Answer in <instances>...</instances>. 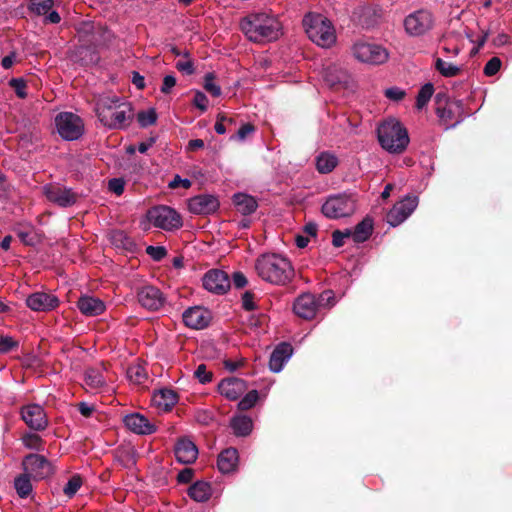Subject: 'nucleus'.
I'll use <instances>...</instances> for the list:
<instances>
[{
    "label": "nucleus",
    "mask_w": 512,
    "mask_h": 512,
    "mask_svg": "<svg viewBox=\"0 0 512 512\" xmlns=\"http://www.w3.org/2000/svg\"><path fill=\"white\" fill-rule=\"evenodd\" d=\"M255 270L263 281L275 285L286 284L294 275L290 261L275 253L263 254L258 257L255 262Z\"/></svg>",
    "instance_id": "f257e3e1"
},
{
    "label": "nucleus",
    "mask_w": 512,
    "mask_h": 512,
    "mask_svg": "<svg viewBox=\"0 0 512 512\" xmlns=\"http://www.w3.org/2000/svg\"><path fill=\"white\" fill-rule=\"evenodd\" d=\"M100 122L111 129L128 126L133 117L131 104L117 97H103L96 105Z\"/></svg>",
    "instance_id": "f03ea898"
},
{
    "label": "nucleus",
    "mask_w": 512,
    "mask_h": 512,
    "mask_svg": "<svg viewBox=\"0 0 512 512\" xmlns=\"http://www.w3.org/2000/svg\"><path fill=\"white\" fill-rule=\"evenodd\" d=\"M240 27L247 38L254 42L276 40L281 30L280 22L274 16L265 13L247 16L241 21Z\"/></svg>",
    "instance_id": "7ed1b4c3"
},
{
    "label": "nucleus",
    "mask_w": 512,
    "mask_h": 512,
    "mask_svg": "<svg viewBox=\"0 0 512 512\" xmlns=\"http://www.w3.org/2000/svg\"><path fill=\"white\" fill-rule=\"evenodd\" d=\"M378 140L383 149L389 153H402L409 144L406 128L394 118L384 121L378 127Z\"/></svg>",
    "instance_id": "20e7f679"
},
{
    "label": "nucleus",
    "mask_w": 512,
    "mask_h": 512,
    "mask_svg": "<svg viewBox=\"0 0 512 512\" xmlns=\"http://www.w3.org/2000/svg\"><path fill=\"white\" fill-rule=\"evenodd\" d=\"M309 39L322 48H329L336 42L335 29L329 19L321 14L309 13L303 19Z\"/></svg>",
    "instance_id": "39448f33"
},
{
    "label": "nucleus",
    "mask_w": 512,
    "mask_h": 512,
    "mask_svg": "<svg viewBox=\"0 0 512 512\" xmlns=\"http://www.w3.org/2000/svg\"><path fill=\"white\" fill-rule=\"evenodd\" d=\"M356 211V199L349 194L330 196L322 205L323 214L331 219L349 217Z\"/></svg>",
    "instance_id": "423d86ee"
},
{
    "label": "nucleus",
    "mask_w": 512,
    "mask_h": 512,
    "mask_svg": "<svg viewBox=\"0 0 512 512\" xmlns=\"http://www.w3.org/2000/svg\"><path fill=\"white\" fill-rule=\"evenodd\" d=\"M354 57L363 63L380 65L389 58L388 51L379 44L364 41L356 42L352 47Z\"/></svg>",
    "instance_id": "0eeeda50"
},
{
    "label": "nucleus",
    "mask_w": 512,
    "mask_h": 512,
    "mask_svg": "<svg viewBox=\"0 0 512 512\" xmlns=\"http://www.w3.org/2000/svg\"><path fill=\"white\" fill-rule=\"evenodd\" d=\"M149 221L157 228L171 231L182 226L181 216L171 207L157 206L148 211Z\"/></svg>",
    "instance_id": "6e6552de"
},
{
    "label": "nucleus",
    "mask_w": 512,
    "mask_h": 512,
    "mask_svg": "<svg viewBox=\"0 0 512 512\" xmlns=\"http://www.w3.org/2000/svg\"><path fill=\"white\" fill-rule=\"evenodd\" d=\"M55 125L59 135L65 140H76L84 131L81 118L71 112H62L55 118Z\"/></svg>",
    "instance_id": "1a4fd4ad"
},
{
    "label": "nucleus",
    "mask_w": 512,
    "mask_h": 512,
    "mask_svg": "<svg viewBox=\"0 0 512 512\" xmlns=\"http://www.w3.org/2000/svg\"><path fill=\"white\" fill-rule=\"evenodd\" d=\"M434 25L433 14L425 9L410 13L404 19V28L408 35L418 37L426 34Z\"/></svg>",
    "instance_id": "9d476101"
},
{
    "label": "nucleus",
    "mask_w": 512,
    "mask_h": 512,
    "mask_svg": "<svg viewBox=\"0 0 512 512\" xmlns=\"http://www.w3.org/2000/svg\"><path fill=\"white\" fill-rule=\"evenodd\" d=\"M332 299V292L326 291L318 299L313 294L300 295L294 303V312L301 318L311 319L316 315L319 306Z\"/></svg>",
    "instance_id": "9b49d317"
},
{
    "label": "nucleus",
    "mask_w": 512,
    "mask_h": 512,
    "mask_svg": "<svg viewBox=\"0 0 512 512\" xmlns=\"http://www.w3.org/2000/svg\"><path fill=\"white\" fill-rule=\"evenodd\" d=\"M22 464L24 472L36 480L45 479L54 473L52 463L43 455L29 454L23 459Z\"/></svg>",
    "instance_id": "f8f14e48"
},
{
    "label": "nucleus",
    "mask_w": 512,
    "mask_h": 512,
    "mask_svg": "<svg viewBox=\"0 0 512 512\" xmlns=\"http://www.w3.org/2000/svg\"><path fill=\"white\" fill-rule=\"evenodd\" d=\"M436 113L444 122L454 121V126L463 119L462 102L458 100H448L444 95H436Z\"/></svg>",
    "instance_id": "ddd939ff"
},
{
    "label": "nucleus",
    "mask_w": 512,
    "mask_h": 512,
    "mask_svg": "<svg viewBox=\"0 0 512 512\" xmlns=\"http://www.w3.org/2000/svg\"><path fill=\"white\" fill-rule=\"evenodd\" d=\"M418 198L407 196L400 202L396 203L387 214V222L391 226H398L404 222L416 209Z\"/></svg>",
    "instance_id": "4468645a"
},
{
    "label": "nucleus",
    "mask_w": 512,
    "mask_h": 512,
    "mask_svg": "<svg viewBox=\"0 0 512 512\" xmlns=\"http://www.w3.org/2000/svg\"><path fill=\"white\" fill-rule=\"evenodd\" d=\"M128 430L138 435H150L157 431L156 423L140 413H131L123 418Z\"/></svg>",
    "instance_id": "2eb2a0df"
},
{
    "label": "nucleus",
    "mask_w": 512,
    "mask_h": 512,
    "mask_svg": "<svg viewBox=\"0 0 512 512\" xmlns=\"http://www.w3.org/2000/svg\"><path fill=\"white\" fill-rule=\"evenodd\" d=\"M23 421L33 430H43L48 425V419L43 407L39 404H28L21 410Z\"/></svg>",
    "instance_id": "dca6fc26"
},
{
    "label": "nucleus",
    "mask_w": 512,
    "mask_h": 512,
    "mask_svg": "<svg viewBox=\"0 0 512 512\" xmlns=\"http://www.w3.org/2000/svg\"><path fill=\"white\" fill-rule=\"evenodd\" d=\"M219 208L217 197L209 194H202L192 197L188 201V209L193 214L208 215Z\"/></svg>",
    "instance_id": "f3484780"
},
{
    "label": "nucleus",
    "mask_w": 512,
    "mask_h": 512,
    "mask_svg": "<svg viewBox=\"0 0 512 512\" xmlns=\"http://www.w3.org/2000/svg\"><path fill=\"white\" fill-rule=\"evenodd\" d=\"M44 193L49 201L62 207L73 205L77 199V195L71 189L59 185L45 186Z\"/></svg>",
    "instance_id": "a211bd4d"
},
{
    "label": "nucleus",
    "mask_w": 512,
    "mask_h": 512,
    "mask_svg": "<svg viewBox=\"0 0 512 512\" xmlns=\"http://www.w3.org/2000/svg\"><path fill=\"white\" fill-rule=\"evenodd\" d=\"M203 286L210 292L223 294L229 289L230 280L225 272L211 270L203 277Z\"/></svg>",
    "instance_id": "6ab92c4d"
},
{
    "label": "nucleus",
    "mask_w": 512,
    "mask_h": 512,
    "mask_svg": "<svg viewBox=\"0 0 512 512\" xmlns=\"http://www.w3.org/2000/svg\"><path fill=\"white\" fill-rule=\"evenodd\" d=\"M138 301L146 309L158 310L164 304L161 291L153 286H145L138 292Z\"/></svg>",
    "instance_id": "aec40b11"
},
{
    "label": "nucleus",
    "mask_w": 512,
    "mask_h": 512,
    "mask_svg": "<svg viewBox=\"0 0 512 512\" xmlns=\"http://www.w3.org/2000/svg\"><path fill=\"white\" fill-rule=\"evenodd\" d=\"M26 304L34 311H49L58 306L59 300L55 295L36 292L27 297Z\"/></svg>",
    "instance_id": "412c9836"
},
{
    "label": "nucleus",
    "mask_w": 512,
    "mask_h": 512,
    "mask_svg": "<svg viewBox=\"0 0 512 512\" xmlns=\"http://www.w3.org/2000/svg\"><path fill=\"white\" fill-rule=\"evenodd\" d=\"M211 319L210 312L202 307H192L183 313V321L186 326L193 329L205 328Z\"/></svg>",
    "instance_id": "4be33fe9"
},
{
    "label": "nucleus",
    "mask_w": 512,
    "mask_h": 512,
    "mask_svg": "<svg viewBox=\"0 0 512 512\" xmlns=\"http://www.w3.org/2000/svg\"><path fill=\"white\" fill-rule=\"evenodd\" d=\"M219 392L229 400H237L247 390L246 382L239 378H227L218 385Z\"/></svg>",
    "instance_id": "5701e85b"
},
{
    "label": "nucleus",
    "mask_w": 512,
    "mask_h": 512,
    "mask_svg": "<svg viewBox=\"0 0 512 512\" xmlns=\"http://www.w3.org/2000/svg\"><path fill=\"white\" fill-rule=\"evenodd\" d=\"M174 452L177 461L182 464H191L198 456L196 445L188 438L179 439L175 445Z\"/></svg>",
    "instance_id": "b1692460"
},
{
    "label": "nucleus",
    "mask_w": 512,
    "mask_h": 512,
    "mask_svg": "<svg viewBox=\"0 0 512 512\" xmlns=\"http://www.w3.org/2000/svg\"><path fill=\"white\" fill-rule=\"evenodd\" d=\"M292 355V347L288 343H281L272 352L269 360V368L272 372L278 373L283 369L284 364Z\"/></svg>",
    "instance_id": "393cba45"
},
{
    "label": "nucleus",
    "mask_w": 512,
    "mask_h": 512,
    "mask_svg": "<svg viewBox=\"0 0 512 512\" xmlns=\"http://www.w3.org/2000/svg\"><path fill=\"white\" fill-rule=\"evenodd\" d=\"M77 306L86 316H97L105 310V304L103 301L92 296H82L78 300Z\"/></svg>",
    "instance_id": "a878e982"
},
{
    "label": "nucleus",
    "mask_w": 512,
    "mask_h": 512,
    "mask_svg": "<svg viewBox=\"0 0 512 512\" xmlns=\"http://www.w3.org/2000/svg\"><path fill=\"white\" fill-rule=\"evenodd\" d=\"M238 463V452L235 448H228L218 456L217 465L222 473L233 472Z\"/></svg>",
    "instance_id": "bb28decb"
},
{
    "label": "nucleus",
    "mask_w": 512,
    "mask_h": 512,
    "mask_svg": "<svg viewBox=\"0 0 512 512\" xmlns=\"http://www.w3.org/2000/svg\"><path fill=\"white\" fill-rule=\"evenodd\" d=\"M233 202L238 212L250 215L256 211L258 203L256 199L245 193H237L233 196Z\"/></svg>",
    "instance_id": "cd10ccee"
},
{
    "label": "nucleus",
    "mask_w": 512,
    "mask_h": 512,
    "mask_svg": "<svg viewBox=\"0 0 512 512\" xmlns=\"http://www.w3.org/2000/svg\"><path fill=\"white\" fill-rule=\"evenodd\" d=\"M231 428L236 436H247L253 428L252 419L245 415H238L231 419Z\"/></svg>",
    "instance_id": "c85d7f7f"
},
{
    "label": "nucleus",
    "mask_w": 512,
    "mask_h": 512,
    "mask_svg": "<svg viewBox=\"0 0 512 512\" xmlns=\"http://www.w3.org/2000/svg\"><path fill=\"white\" fill-rule=\"evenodd\" d=\"M177 402V395L170 389H162L153 395V403L164 410L170 409Z\"/></svg>",
    "instance_id": "c756f323"
},
{
    "label": "nucleus",
    "mask_w": 512,
    "mask_h": 512,
    "mask_svg": "<svg viewBox=\"0 0 512 512\" xmlns=\"http://www.w3.org/2000/svg\"><path fill=\"white\" fill-rule=\"evenodd\" d=\"M188 493L193 500L197 502H204L211 496L212 489L209 483L198 481L189 488Z\"/></svg>",
    "instance_id": "7c9ffc66"
},
{
    "label": "nucleus",
    "mask_w": 512,
    "mask_h": 512,
    "mask_svg": "<svg viewBox=\"0 0 512 512\" xmlns=\"http://www.w3.org/2000/svg\"><path fill=\"white\" fill-rule=\"evenodd\" d=\"M373 230V222L371 219H364L355 227L354 231L351 232L350 237L353 238L355 242H364L371 235Z\"/></svg>",
    "instance_id": "2f4dec72"
},
{
    "label": "nucleus",
    "mask_w": 512,
    "mask_h": 512,
    "mask_svg": "<svg viewBox=\"0 0 512 512\" xmlns=\"http://www.w3.org/2000/svg\"><path fill=\"white\" fill-rule=\"evenodd\" d=\"M338 160L335 155L331 153H321L316 159V168L322 173H330L336 166Z\"/></svg>",
    "instance_id": "473e14b6"
},
{
    "label": "nucleus",
    "mask_w": 512,
    "mask_h": 512,
    "mask_svg": "<svg viewBox=\"0 0 512 512\" xmlns=\"http://www.w3.org/2000/svg\"><path fill=\"white\" fill-rule=\"evenodd\" d=\"M85 383L89 388L97 390L104 386L106 378L103 376L101 369L89 368L85 373Z\"/></svg>",
    "instance_id": "72a5a7b5"
},
{
    "label": "nucleus",
    "mask_w": 512,
    "mask_h": 512,
    "mask_svg": "<svg viewBox=\"0 0 512 512\" xmlns=\"http://www.w3.org/2000/svg\"><path fill=\"white\" fill-rule=\"evenodd\" d=\"M435 68L444 77H455L459 75L461 71L460 66L445 61L442 58L435 60Z\"/></svg>",
    "instance_id": "f704fd0d"
},
{
    "label": "nucleus",
    "mask_w": 512,
    "mask_h": 512,
    "mask_svg": "<svg viewBox=\"0 0 512 512\" xmlns=\"http://www.w3.org/2000/svg\"><path fill=\"white\" fill-rule=\"evenodd\" d=\"M127 377L131 382L141 384L146 380L147 372L141 364H133L127 369Z\"/></svg>",
    "instance_id": "c9c22d12"
},
{
    "label": "nucleus",
    "mask_w": 512,
    "mask_h": 512,
    "mask_svg": "<svg viewBox=\"0 0 512 512\" xmlns=\"http://www.w3.org/2000/svg\"><path fill=\"white\" fill-rule=\"evenodd\" d=\"M434 93V87L431 83L425 84L419 91L416 101L417 109H422L431 99Z\"/></svg>",
    "instance_id": "e433bc0d"
},
{
    "label": "nucleus",
    "mask_w": 512,
    "mask_h": 512,
    "mask_svg": "<svg viewBox=\"0 0 512 512\" xmlns=\"http://www.w3.org/2000/svg\"><path fill=\"white\" fill-rule=\"evenodd\" d=\"M325 81L334 87L340 84L346 78V72L337 68H329L325 73Z\"/></svg>",
    "instance_id": "4c0bfd02"
},
{
    "label": "nucleus",
    "mask_w": 512,
    "mask_h": 512,
    "mask_svg": "<svg viewBox=\"0 0 512 512\" xmlns=\"http://www.w3.org/2000/svg\"><path fill=\"white\" fill-rule=\"evenodd\" d=\"M29 478V475L24 473V475L18 477L15 480V489L20 497H26L32 490V485Z\"/></svg>",
    "instance_id": "58836bf2"
},
{
    "label": "nucleus",
    "mask_w": 512,
    "mask_h": 512,
    "mask_svg": "<svg viewBox=\"0 0 512 512\" xmlns=\"http://www.w3.org/2000/svg\"><path fill=\"white\" fill-rule=\"evenodd\" d=\"M23 444L26 448L42 451L44 449L42 438L34 433H27L22 437Z\"/></svg>",
    "instance_id": "ea45409f"
},
{
    "label": "nucleus",
    "mask_w": 512,
    "mask_h": 512,
    "mask_svg": "<svg viewBox=\"0 0 512 512\" xmlns=\"http://www.w3.org/2000/svg\"><path fill=\"white\" fill-rule=\"evenodd\" d=\"M137 118L141 127H147L156 122L157 113L155 109L150 108L148 110L139 112Z\"/></svg>",
    "instance_id": "a19ab883"
},
{
    "label": "nucleus",
    "mask_w": 512,
    "mask_h": 512,
    "mask_svg": "<svg viewBox=\"0 0 512 512\" xmlns=\"http://www.w3.org/2000/svg\"><path fill=\"white\" fill-rule=\"evenodd\" d=\"M82 486V479L78 475L72 476L63 488V492L69 498L73 497Z\"/></svg>",
    "instance_id": "79ce46f5"
},
{
    "label": "nucleus",
    "mask_w": 512,
    "mask_h": 512,
    "mask_svg": "<svg viewBox=\"0 0 512 512\" xmlns=\"http://www.w3.org/2000/svg\"><path fill=\"white\" fill-rule=\"evenodd\" d=\"M257 400H258V391L251 390L239 401L238 408L240 410H248L255 405Z\"/></svg>",
    "instance_id": "37998d69"
},
{
    "label": "nucleus",
    "mask_w": 512,
    "mask_h": 512,
    "mask_svg": "<svg viewBox=\"0 0 512 512\" xmlns=\"http://www.w3.org/2000/svg\"><path fill=\"white\" fill-rule=\"evenodd\" d=\"M52 7V0H31V9L39 15H45Z\"/></svg>",
    "instance_id": "c03bdc74"
},
{
    "label": "nucleus",
    "mask_w": 512,
    "mask_h": 512,
    "mask_svg": "<svg viewBox=\"0 0 512 512\" xmlns=\"http://www.w3.org/2000/svg\"><path fill=\"white\" fill-rule=\"evenodd\" d=\"M204 88L215 97L221 95V88L214 82L213 73H207L205 75Z\"/></svg>",
    "instance_id": "a18cd8bd"
},
{
    "label": "nucleus",
    "mask_w": 512,
    "mask_h": 512,
    "mask_svg": "<svg viewBox=\"0 0 512 512\" xmlns=\"http://www.w3.org/2000/svg\"><path fill=\"white\" fill-rule=\"evenodd\" d=\"M195 378L198 379V381L201 384L209 383L212 380V373L207 370V367L205 364H200L196 370L194 371Z\"/></svg>",
    "instance_id": "49530a36"
},
{
    "label": "nucleus",
    "mask_w": 512,
    "mask_h": 512,
    "mask_svg": "<svg viewBox=\"0 0 512 512\" xmlns=\"http://www.w3.org/2000/svg\"><path fill=\"white\" fill-rule=\"evenodd\" d=\"M501 68V60L498 57L491 58L484 67V74L486 76L495 75Z\"/></svg>",
    "instance_id": "de8ad7c7"
},
{
    "label": "nucleus",
    "mask_w": 512,
    "mask_h": 512,
    "mask_svg": "<svg viewBox=\"0 0 512 512\" xmlns=\"http://www.w3.org/2000/svg\"><path fill=\"white\" fill-rule=\"evenodd\" d=\"M18 342L10 336H0V353H7L16 348Z\"/></svg>",
    "instance_id": "09e8293b"
},
{
    "label": "nucleus",
    "mask_w": 512,
    "mask_h": 512,
    "mask_svg": "<svg viewBox=\"0 0 512 512\" xmlns=\"http://www.w3.org/2000/svg\"><path fill=\"white\" fill-rule=\"evenodd\" d=\"M146 253L155 261H160L166 255V249L162 246H148Z\"/></svg>",
    "instance_id": "8fccbe9b"
},
{
    "label": "nucleus",
    "mask_w": 512,
    "mask_h": 512,
    "mask_svg": "<svg viewBox=\"0 0 512 512\" xmlns=\"http://www.w3.org/2000/svg\"><path fill=\"white\" fill-rule=\"evenodd\" d=\"M11 87L14 89L15 93L20 98L26 97V83L23 79L14 78L10 81Z\"/></svg>",
    "instance_id": "3c124183"
},
{
    "label": "nucleus",
    "mask_w": 512,
    "mask_h": 512,
    "mask_svg": "<svg viewBox=\"0 0 512 512\" xmlns=\"http://www.w3.org/2000/svg\"><path fill=\"white\" fill-rule=\"evenodd\" d=\"M176 68L180 71V72H183L187 75H191L193 72H194V65H193V62L188 59V58H185V59H182V60H179L177 63H176Z\"/></svg>",
    "instance_id": "603ef678"
},
{
    "label": "nucleus",
    "mask_w": 512,
    "mask_h": 512,
    "mask_svg": "<svg viewBox=\"0 0 512 512\" xmlns=\"http://www.w3.org/2000/svg\"><path fill=\"white\" fill-rule=\"evenodd\" d=\"M193 103L201 111H206V109L208 107V99H207L206 95L202 92H197L195 94Z\"/></svg>",
    "instance_id": "864d4df0"
},
{
    "label": "nucleus",
    "mask_w": 512,
    "mask_h": 512,
    "mask_svg": "<svg viewBox=\"0 0 512 512\" xmlns=\"http://www.w3.org/2000/svg\"><path fill=\"white\" fill-rule=\"evenodd\" d=\"M242 306L245 310H253L256 308V304L254 301V294L251 292H245L242 296Z\"/></svg>",
    "instance_id": "5fc2aeb1"
},
{
    "label": "nucleus",
    "mask_w": 512,
    "mask_h": 512,
    "mask_svg": "<svg viewBox=\"0 0 512 512\" xmlns=\"http://www.w3.org/2000/svg\"><path fill=\"white\" fill-rule=\"evenodd\" d=\"M351 231L347 230L346 232L334 231L333 232V245L335 247H341L344 244V239L350 237Z\"/></svg>",
    "instance_id": "6e6d98bb"
},
{
    "label": "nucleus",
    "mask_w": 512,
    "mask_h": 512,
    "mask_svg": "<svg viewBox=\"0 0 512 512\" xmlns=\"http://www.w3.org/2000/svg\"><path fill=\"white\" fill-rule=\"evenodd\" d=\"M176 85V78L172 75H167L163 79V83L161 86V92L164 94L170 93L172 88Z\"/></svg>",
    "instance_id": "4d7b16f0"
},
{
    "label": "nucleus",
    "mask_w": 512,
    "mask_h": 512,
    "mask_svg": "<svg viewBox=\"0 0 512 512\" xmlns=\"http://www.w3.org/2000/svg\"><path fill=\"white\" fill-rule=\"evenodd\" d=\"M192 185L191 181L187 178H181L180 176L176 175L174 179L170 182L169 187L170 188H177V187H183L185 189L190 188Z\"/></svg>",
    "instance_id": "13d9d810"
},
{
    "label": "nucleus",
    "mask_w": 512,
    "mask_h": 512,
    "mask_svg": "<svg viewBox=\"0 0 512 512\" xmlns=\"http://www.w3.org/2000/svg\"><path fill=\"white\" fill-rule=\"evenodd\" d=\"M109 189L116 195H121L124 191V182L121 179H112L109 181Z\"/></svg>",
    "instance_id": "bf43d9fd"
},
{
    "label": "nucleus",
    "mask_w": 512,
    "mask_h": 512,
    "mask_svg": "<svg viewBox=\"0 0 512 512\" xmlns=\"http://www.w3.org/2000/svg\"><path fill=\"white\" fill-rule=\"evenodd\" d=\"M385 95L394 101H399L404 97V91L399 88H389L385 91Z\"/></svg>",
    "instance_id": "052dcab7"
},
{
    "label": "nucleus",
    "mask_w": 512,
    "mask_h": 512,
    "mask_svg": "<svg viewBox=\"0 0 512 512\" xmlns=\"http://www.w3.org/2000/svg\"><path fill=\"white\" fill-rule=\"evenodd\" d=\"M254 126L251 124L243 125L237 132V138L239 140H245L247 136L251 135L254 132Z\"/></svg>",
    "instance_id": "680f3d73"
},
{
    "label": "nucleus",
    "mask_w": 512,
    "mask_h": 512,
    "mask_svg": "<svg viewBox=\"0 0 512 512\" xmlns=\"http://www.w3.org/2000/svg\"><path fill=\"white\" fill-rule=\"evenodd\" d=\"M232 281H233V284L235 285V287H237V288H242L247 284L246 277L243 274L238 273V272L233 274Z\"/></svg>",
    "instance_id": "e2e57ef3"
},
{
    "label": "nucleus",
    "mask_w": 512,
    "mask_h": 512,
    "mask_svg": "<svg viewBox=\"0 0 512 512\" xmlns=\"http://www.w3.org/2000/svg\"><path fill=\"white\" fill-rule=\"evenodd\" d=\"M226 119V116L224 115H218L217 122L215 124V131L218 134H224L226 132V128L224 126V120Z\"/></svg>",
    "instance_id": "0e129e2a"
},
{
    "label": "nucleus",
    "mask_w": 512,
    "mask_h": 512,
    "mask_svg": "<svg viewBox=\"0 0 512 512\" xmlns=\"http://www.w3.org/2000/svg\"><path fill=\"white\" fill-rule=\"evenodd\" d=\"M193 473L191 469H184L178 474L179 482H189L192 479Z\"/></svg>",
    "instance_id": "69168bd1"
},
{
    "label": "nucleus",
    "mask_w": 512,
    "mask_h": 512,
    "mask_svg": "<svg viewBox=\"0 0 512 512\" xmlns=\"http://www.w3.org/2000/svg\"><path fill=\"white\" fill-rule=\"evenodd\" d=\"M132 82L135 84V86L139 89H143L145 86L144 83V77L141 76L139 73L134 72L132 77Z\"/></svg>",
    "instance_id": "338daca9"
},
{
    "label": "nucleus",
    "mask_w": 512,
    "mask_h": 512,
    "mask_svg": "<svg viewBox=\"0 0 512 512\" xmlns=\"http://www.w3.org/2000/svg\"><path fill=\"white\" fill-rule=\"evenodd\" d=\"M14 60H15V55L13 53L8 56H5L1 62L2 67L5 69H9L13 65Z\"/></svg>",
    "instance_id": "774afa93"
}]
</instances>
